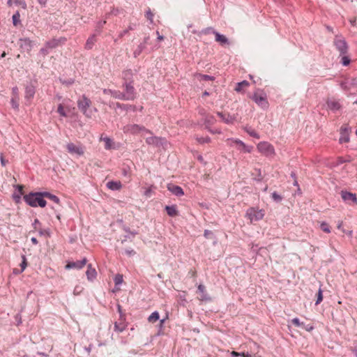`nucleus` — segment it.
Masks as SVG:
<instances>
[{
	"label": "nucleus",
	"instance_id": "nucleus-1",
	"mask_svg": "<svg viewBox=\"0 0 357 357\" xmlns=\"http://www.w3.org/2000/svg\"><path fill=\"white\" fill-rule=\"evenodd\" d=\"M91 101L85 95H82V97L77 100L78 109L85 115L86 117H91L93 114V110L96 112V108L91 109Z\"/></svg>",
	"mask_w": 357,
	"mask_h": 357
},
{
	"label": "nucleus",
	"instance_id": "nucleus-2",
	"mask_svg": "<svg viewBox=\"0 0 357 357\" xmlns=\"http://www.w3.org/2000/svg\"><path fill=\"white\" fill-rule=\"evenodd\" d=\"M251 99L262 109L266 110L269 107L266 93L261 89H257L251 96Z\"/></svg>",
	"mask_w": 357,
	"mask_h": 357
},
{
	"label": "nucleus",
	"instance_id": "nucleus-3",
	"mask_svg": "<svg viewBox=\"0 0 357 357\" xmlns=\"http://www.w3.org/2000/svg\"><path fill=\"white\" fill-rule=\"evenodd\" d=\"M333 44L337 50L340 52V55H344L348 53V44L345 39L342 36H335Z\"/></svg>",
	"mask_w": 357,
	"mask_h": 357
},
{
	"label": "nucleus",
	"instance_id": "nucleus-4",
	"mask_svg": "<svg viewBox=\"0 0 357 357\" xmlns=\"http://www.w3.org/2000/svg\"><path fill=\"white\" fill-rule=\"evenodd\" d=\"M258 151L266 157H273L275 152L272 144L267 142H261L257 144Z\"/></svg>",
	"mask_w": 357,
	"mask_h": 357
},
{
	"label": "nucleus",
	"instance_id": "nucleus-5",
	"mask_svg": "<svg viewBox=\"0 0 357 357\" xmlns=\"http://www.w3.org/2000/svg\"><path fill=\"white\" fill-rule=\"evenodd\" d=\"M43 196V192H31L24 195V202L31 207H37L38 199Z\"/></svg>",
	"mask_w": 357,
	"mask_h": 357
},
{
	"label": "nucleus",
	"instance_id": "nucleus-6",
	"mask_svg": "<svg viewBox=\"0 0 357 357\" xmlns=\"http://www.w3.org/2000/svg\"><path fill=\"white\" fill-rule=\"evenodd\" d=\"M246 216L251 222L259 221L263 219L264 216V211L252 207L247 210Z\"/></svg>",
	"mask_w": 357,
	"mask_h": 357
},
{
	"label": "nucleus",
	"instance_id": "nucleus-7",
	"mask_svg": "<svg viewBox=\"0 0 357 357\" xmlns=\"http://www.w3.org/2000/svg\"><path fill=\"white\" fill-rule=\"evenodd\" d=\"M123 93L128 100H134L137 97V92L134 87V83H123Z\"/></svg>",
	"mask_w": 357,
	"mask_h": 357
},
{
	"label": "nucleus",
	"instance_id": "nucleus-8",
	"mask_svg": "<svg viewBox=\"0 0 357 357\" xmlns=\"http://www.w3.org/2000/svg\"><path fill=\"white\" fill-rule=\"evenodd\" d=\"M141 131H144L147 133H151V131L146 129L144 126L138 124H128L123 127V132L125 133L137 134Z\"/></svg>",
	"mask_w": 357,
	"mask_h": 357
},
{
	"label": "nucleus",
	"instance_id": "nucleus-9",
	"mask_svg": "<svg viewBox=\"0 0 357 357\" xmlns=\"http://www.w3.org/2000/svg\"><path fill=\"white\" fill-rule=\"evenodd\" d=\"M36 93V86L30 82L25 86L24 98L30 104Z\"/></svg>",
	"mask_w": 357,
	"mask_h": 357
},
{
	"label": "nucleus",
	"instance_id": "nucleus-10",
	"mask_svg": "<svg viewBox=\"0 0 357 357\" xmlns=\"http://www.w3.org/2000/svg\"><path fill=\"white\" fill-rule=\"evenodd\" d=\"M146 142L149 145H153L156 147L165 146L167 145V140L164 137H149L146 139Z\"/></svg>",
	"mask_w": 357,
	"mask_h": 357
},
{
	"label": "nucleus",
	"instance_id": "nucleus-11",
	"mask_svg": "<svg viewBox=\"0 0 357 357\" xmlns=\"http://www.w3.org/2000/svg\"><path fill=\"white\" fill-rule=\"evenodd\" d=\"M33 45H34L33 41L30 40L29 38H20L19 40L20 48L23 52H26L29 53L31 51Z\"/></svg>",
	"mask_w": 357,
	"mask_h": 357
},
{
	"label": "nucleus",
	"instance_id": "nucleus-12",
	"mask_svg": "<svg viewBox=\"0 0 357 357\" xmlns=\"http://www.w3.org/2000/svg\"><path fill=\"white\" fill-rule=\"evenodd\" d=\"M341 197L343 201L349 204H357V197L355 193L348 192L347 190H342Z\"/></svg>",
	"mask_w": 357,
	"mask_h": 357
},
{
	"label": "nucleus",
	"instance_id": "nucleus-13",
	"mask_svg": "<svg viewBox=\"0 0 357 357\" xmlns=\"http://www.w3.org/2000/svg\"><path fill=\"white\" fill-rule=\"evenodd\" d=\"M67 41L66 38L60 37L59 38H52L45 42V46L50 50L56 48L61 44H64Z\"/></svg>",
	"mask_w": 357,
	"mask_h": 357
},
{
	"label": "nucleus",
	"instance_id": "nucleus-14",
	"mask_svg": "<svg viewBox=\"0 0 357 357\" xmlns=\"http://www.w3.org/2000/svg\"><path fill=\"white\" fill-rule=\"evenodd\" d=\"M66 149L68 153L71 154H76L77 155H82L84 153V149L82 146H77L70 142L67 144Z\"/></svg>",
	"mask_w": 357,
	"mask_h": 357
},
{
	"label": "nucleus",
	"instance_id": "nucleus-15",
	"mask_svg": "<svg viewBox=\"0 0 357 357\" xmlns=\"http://www.w3.org/2000/svg\"><path fill=\"white\" fill-rule=\"evenodd\" d=\"M351 128L348 126H342L340 128V137L339 142L340 144L347 143L349 142V132Z\"/></svg>",
	"mask_w": 357,
	"mask_h": 357
},
{
	"label": "nucleus",
	"instance_id": "nucleus-16",
	"mask_svg": "<svg viewBox=\"0 0 357 357\" xmlns=\"http://www.w3.org/2000/svg\"><path fill=\"white\" fill-rule=\"evenodd\" d=\"M24 186L22 185H15V192H13L12 197L16 204H20L22 200V196L24 195Z\"/></svg>",
	"mask_w": 357,
	"mask_h": 357
},
{
	"label": "nucleus",
	"instance_id": "nucleus-17",
	"mask_svg": "<svg viewBox=\"0 0 357 357\" xmlns=\"http://www.w3.org/2000/svg\"><path fill=\"white\" fill-rule=\"evenodd\" d=\"M86 261H87V259L86 258H84L82 260H79L77 261L68 262L66 265V269H70V268L81 269L86 265Z\"/></svg>",
	"mask_w": 357,
	"mask_h": 357
},
{
	"label": "nucleus",
	"instance_id": "nucleus-18",
	"mask_svg": "<svg viewBox=\"0 0 357 357\" xmlns=\"http://www.w3.org/2000/svg\"><path fill=\"white\" fill-rule=\"evenodd\" d=\"M215 40L219 43L222 47L229 46L231 44L229 40L225 35L221 34L219 32L215 33Z\"/></svg>",
	"mask_w": 357,
	"mask_h": 357
},
{
	"label": "nucleus",
	"instance_id": "nucleus-19",
	"mask_svg": "<svg viewBox=\"0 0 357 357\" xmlns=\"http://www.w3.org/2000/svg\"><path fill=\"white\" fill-rule=\"evenodd\" d=\"M167 190L171 192L173 195L181 197L184 195V191L181 187L172 183H169L167 186Z\"/></svg>",
	"mask_w": 357,
	"mask_h": 357
},
{
	"label": "nucleus",
	"instance_id": "nucleus-20",
	"mask_svg": "<svg viewBox=\"0 0 357 357\" xmlns=\"http://www.w3.org/2000/svg\"><path fill=\"white\" fill-rule=\"evenodd\" d=\"M133 71L131 69H126L122 72L123 83H134Z\"/></svg>",
	"mask_w": 357,
	"mask_h": 357
},
{
	"label": "nucleus",
	"instance_id": "nucleus-21",
	"mask_svg": "<svg viewBox=\"0 0 357 357\" xmlns=\"http://www.w3.org/2000/svg\"><path fill=\"white\" fill-rule=\"evenodd\" d=\"M217 114L218 116L221 118L223 122L227 124H232L234 123L236 118L234 116H231L229 114H225L223 112H218Z\"/></svg>",
	"mask_w": 357,
	"mask_h": 357
},
{
	"label": "nucleus",
	"instance_id": "nucleus-22",
	"mask_svg": "<svg viewBox=\"0 0 357 357\" xmlns=\"http://www.w3.org/2000/svg\"><path fill=\"white\" fill-rule=\"evenodd\" d=\"M197 291L201 294V296L199 300L202 301H211V297L208 296L206 291V287L204 284H199L197 287Z\"/></svg>",
	"mask_w": 357,
	"mask_h": 357
},
{
	"label": "nucleus",
	"instance_id": "nucleus-23",
	"mask_svg": "<svg viewBox=\"0 0 357 357\" xmlns=\"http://www.w3.org/2000/svg\"><path fill=\"white\" fill-rule=\"evenodd\" d=\"M326 105L329 109L333 112L337 111L340 109L342 107L341 104L340 103L339 101L331 99L327 100Z\"/></svg>",
	"mask_w": 357,
	"mask_h": 357
},
{
	"label": "nucleus",
	"instance_id": "nucleus-24",
	"mask_svg": "<svg viewBox=\"0 0 357 357\" xmlns=\"http://www.w3.org/2000/svg\"><path fill=\"white\" fill-rule=\"evenodd\" d=\"M114 331L118 333H121L126 330L127 328V324L126 323V320L120 319L119 321H116L114 323Z\"/></svg>",
	"mask_w": 357,
	"mask_h": 357
},
{
	"label": "nucleus",
	"instance_id": "nucleus-25",
	"mask_svg": "<svg viewBox=\"0 0 357 357\" xmlns=\"http://www.w3.org/2000/svg\"><path fill=\"white\" fill-rule=\"evenodd\" d=\"M87 279L90 281H93L97 275L96 271L94 268H92L91 264H89L87 270L86 271Z\"/></svg>",
	"mask_w": 357,
	"mask_h": 357
},
{
	"label": "nucleus",
	"instance_id": "nucleus-26",
	"mask_svg": "<svg viewBox=\"0 0 357 357\" xmlns=\"http://www.w3.org/2000/svg\"><path fill=\"white\" fill-rule=\"evenodd\" d=\"M165 211L170 217H175L178 215V211L176 205L166 206Z\"/></svg>",
	"mask_w": 357,
	"mask_h": 357
},
{
	"label": "nucleus",
	"instance_id": "nucleus-27",
	"mask_svg": "<svg viewBox=\"0 0 357 357\" xmlns=\"http://www.w3.org/2000/svg\"><path fill=\"white\" fill-rule=\"evenodd\" d=\"M106 185L109 189L112 190H119L122 187V184L120 181H108Z\"/></svg>",
	"mask_w": 357,
	"mask_h": 357
},
{
	"label": "nucleus",
	"instance_id": "nucleus-28",
	"mask_svg": "<svg viewBox=\"0 0 357 357\" xmlns=\"http://www.w3.org/2000/svg\"><path fill=\"white\" fill-rule=\"evenodd\" d=\"M96 34H93L90 37H89V38L86 40L85 45H84V48L86 50H91L93 47V46L96 42Z\"/></svg>",
	"mask_w": 357,
	"mask_h": 357
},
{
	"label": "nucleus",
	"instance_id": "nucleus-29",
	"mask_svg": "<svg viewBox=\"0 0 357 357\" xmlns=\"http://www.w3.org/2000/svg\"><path fill=\"white\" fill-rule=\"evenodd\" d=\"M243 130L251 137H254V138H256V139H259L260 138V135L253 129L250 126H246L243 128Z\"/></svg>",
	"mask_w": 357,
	"mask_h": 357
},
{
	"label": "nucleus",
	"instance_id": "nucleus-30",
	"mask_svg": "<svg viewBox=\"0 0 357 357\" xmlns=\"http://www.w3.org/2000/svg\"><path fill=\"white\" fill-rule=\"evenodd\" d=\"M100 140L103 141L105 142V149L106 150H110L112 149H113V140L108 137H100Z\"/></svg>",
	"mask_w": 357,
	"mask_h": 357
},
{
	"label": "nucleus",
	"instance_id": "nucleus-31",
	"mask_svg": "<svg viewBox=\"0 0 357 357\" xmlns=\"http://www.w3.org/2000/svg\"><path fill=\"white\" fill-rule=\"evenodd\" d=\"M122 175L125 177L130 178L131 176V169L129 165L124 163L121 168Z\"/></svg>",
	"mask_w": 357,
	"mask_h": 357
},
{
	"label": "nucleus",
	"instance_id": "nucleus-32",
	"mask_svg": "<svg viewBox=\"0 0 357 357\" xmlns=\"http://www.w3.org/2000/svg\"><path fill=\"white\" fill-rule=\"evenodd\" d=\"M146 49V45H144V43H140L138 45L137 48L133 52V56L135 58L138 57L141 53Z\"/></svg>",
	"mask_w": 357,
	"mask_h": 357
},
{
	"label": "nucleus",
	"instance_id": "nucleus-33",
	"mask_svg": "<svg viewBox=\"0 0 357 357\" xmlns=\"http://www.w3.org/2000/svg\"><path fill=\"white\" fill-rule=\"evenodd\" d=\"M43 196L45 197L46 198L52 200V202H54L56 204H59L60 203L59 198L57 196L52 195L49 192H43Z\"/></svg>",
	"mask_w": 357,
	"mask_h": 357
},
{
	"label": "nucleus",
	"instance_id": "nucleus-34",
	"mask_svg": "<svg viewBox=\"0 0 357 357\" xmlns=\"http://www.w3.org/2000/svg\"><path fill=\"white\" fill-rule=\"evenodd\" d=\"M250 85L249 82L246 80H243L241 82L237 83L236 86L235 88V91L237 92H241L243 89L247 87Z\"/></svg>",
	"mask_w": 357,
	"mask_h": 357
},
{
	"label": "nucleus",
	"instance_id": "nucleus-35",
	"mask_svg": "<svg viewBox=\"0 0 357 357\" xmlns=\"http://www.w3.org/2000/svg\"><path fill=\"white\" fill-rule=\"evenodd\" d=\"M112 97L116 98V99H119V100H128V99L125 96L123 92H121V91H118V90H114V91Z\"/></svg>",
	"mask_w": 357,
	"mask_h": 357
},
{
	"label": "nucleus",
	"instance_id": "nucleus-36",
	"mask_svg": "<svg viewBox=\"0 0 357 357\" xmlns=\"http://www.w3.org/2000/svg\"><path fill=\"white\" fill-rule=\"evenodd\" d=\"M352 160V158L351 156L348 155L347 158H343V157H338L337 159V161H336V163H335V166H338V165H340L344 162H351Z\"/></svg>",
	"mask_w": 357,
	"mask_h": 357
},
{
	"label": "nucleus",
	"instance_id": "nucleus-37",
	"mask_svg": "<svg viewBox=\"0 0 357 357\" xmlns=\"http://www.w3.org/2000/svg\"><path fill=\"white\" fill-rule=\"evenodd\" d=\"M116 107L119 108L122 110H126V111L128 109H132L133 110H135V106H132L131 105H127V104H123V103H120V102L116 103Z\"/></svg>",
	"mask_w": 357,
	"mask_h": 357
},
{
	"label": "nucleus",
	"instance_id": "nucleus-38",
	"mask_svg": "<svg viewBox=\"0 0 357 357\" xmlns=\"http://www.w3.org/2000/svg\"><path fill=\"white\" fill-rule=\"evenodd\" d=\"M136 27V24H130L128 26V29L122 31L121 32L119 33V38H123L125 35H126L130 31H132L135 29Z\"/></svg>",
	"mask_w": 357,
	"mask_h": 357
},
{
	"label": "nucleus",
	"instance_id": "nucleus-39",
	"mask_svg": "<svg viewBox=\"0 0 357 357\" xmlns=\"http://www.w3.org/2000/svg\"><path fill=\"white\" fill-rule=\"evenodd\" d=\"M160 319V314L158 311H155L151 314L148 317V321L150 323H154Z\"/></svg>",
	"mask_w": 357,
	"mask_h": 357
},
{
	"label": "nucleus",
	"instance_id": "nucleus-40",
	"mask_svg": "<svg viewBox=\"0 0 357 357\" xmlns=\"http://www.w3.org/2000/svg\"><path fill=\"white\" fill-rule=\"evenodd\" d=\"M20 13H19V11H16V13L15 14H13V15L12 17L13 24L14 26H17L18 24H20Z\"/></svg>",
	"mask_w": 357,
	"mask_h": 357
},
{
	"label": "nucleus",
	"instance_id": "nucleus-41",
	"mask_svg": "<svg viewBox=\"0 0 357 357\" xmlns=\"http://www.w3.org/2000/svg\"><path fill=\"white\" fill-rule=\"evenodd\" d=\"M215 122V118L212 115H206L204 119V123L207 125H212Z\"/></svg>",
	"mask_w": 357,
	"mask_h": 357
},
{
	"label": "nucleus",
	"instance_id": "nucleus-42",
	"mask_svg": "<svg viewBox=\"0 0 357 357\" xmlns=\"http://www.w3.org/2000/svg\"><path fill=\"white\" fill-rule=\"evenodd\" d=\"M18 101H19V98H12L10 100L11 106L15 110L19 109Z\"/></svg>",
	"mask_w": 357,
	"mask_h": 357
},
{
	"label": "nucleus",
	"instance_id": "nucleus-43",
	"mask_svg": "<svg viewBox=\"0 0 357 357\" xmlns=\"http://www.w3.org/2000/svg\"><path fill=\"white\" fill-rule=\"evenodd\" d=\"M197 141L199 144H205V143H209L211 142V138L209 137H197L196 138Z\"/></svg>",
	"mask_w": 357,
	"mask_h": 357
},
{
	"label": "nucleus",
	"instance_id": "nucleus-44",
	"mask_svg": "<svg viewBox=\"0 0 357 357\" xmlns=\"http://www.w3.org/2000/svg\"><path fill=\"white\" fill-rule=\"evenodd\" d=\"M271 197L276 202H280L282 200V197L275 191L271 194Z\"/></svg>",
	"mask_w": 357,
	"mask_h": 357
},
{
	"label": "nucleus",
	"instance_id": "nucleus-45",
	"mask_svg": "<svg viewBox=\"0 0 357 357\" xmlns=\"http://www.w3.org/2000/svg\"><path fill=\"white\" fill-rule=\"evenodd\" d=\"M215 32H218V31H215L213 27H207L206 29H202L201 31L202 33L205 34V35L213 33L214 36H215Z\"/></svg>",
	"mask_w": 357,
	"mask_h": 357
},
{
	"label": "nucleus",
	"instance_id": "nucleus-46",
	"mask_svg": "<svg viewBox=\"0 0 357 357\" xmlns=\"http://www.w3.org/2000/svg\"><path fill=\"white\" fill-rule=\"evenodd\" d=\"M320 228H321V229L322 231H324L326 233H330L331 232V227H330V226L328 225V223H326L325 222H323L321 224Z\"/></svg>",
	"mask_w": 357,
	"mask_h": 357
},
{
	"label": "nucleus",
	"instance_id": "nucleus-47",
	"mask_svg": "<svg viewBox=\"0 0 357 357\" xmlns=\"http://www.w3.org/2000/svg\"><path fill=\"white\" fill-rule=\"evenodd\" d=\"M114 284L116 285H120L122 284L123 280V275L121 274H117L115 275L114 278Z\"/></svg>",
	"mask_w": 357,
	"mask_h": 357
},
{
	"label": "nucleus",
	"instance_id": "nucleus-48",
	"mask_svg": "<svg viewBox=\"0 0 357 357\" xmlns=\"http://www.w3.org/2000/svg\"><path fill=\"white\" fill-rule=\"evenodd\" d=\"M340 56H342V61H341L342 64L344 66H348L351 62L349 57L348 56H347V54L340 55Z\"/></svg>",
	"mask_w": 357,
	"mask_h": 357
},
{
	"label": "nucleus",
	"instance_id": "nucleus-49",
	"mask_svg": "<svg viewBox=\"0 0 357 357\" xmlns=\"http://www.w3.org/2000/svg\"><path fill=\"white\" fill-rule=\"evenodd\" d=\"M106 24V20H100L98 21L96 24V31L98 32V33H100L102 28L104 26V25Z\"/></svg>",
	"mask_w": 357,
	"mask_h": 357
},
{
	"label": "nucleus",
	"instance_id": "nucleus-50",
	"mask_svg": "<svg viewBox=\"0 0 357 357\" xmlns=\"http://www.w3.org/2000/svg\"><path fill=\"white\" fill-rule=\"evenodd\" d=\"M57 112L63 117H66L67 116V114L66 112H65L64 110V108H63V106L62 104H59L58 105V108H57Z\"/></svg>",
	"mask_w": 357,
	"mask_h": 357
},
{
	"label": "nucleus",
	"instance_id": "nucleus-51",
	"mask_svg": "<svg viewBox=\"0 0 357 357\" xmlns=\"http://www.w3.org/2000/svg\"><path fill=\"white\" fill-rule=\"evenodd\" d=\"M199 76L201 77V79L204 80V81H213V80H215V77L211 76V75L199 74Z\"/></svg>",
	"mask_w": 357,
	"mask_h": 357
},
{
	"label": "nucleus",
	"instance_id": "nucleus-52",
	"mask_svg": "<svg viewBox=\"0 0 357 357\" xmlns=\"http://www.w3.org/2000/svg\"><path fill=\"white\" fill-rule=\"evenodd\" d=\"M323 300V294H322V290L321 288H319L317 294V301L315 302V305H319Z\"/></svg>",
	"mask_w": 357,
	"mask_h": 357
},
{
	"label": "nucleus",
	"instance_id": "nucleus-53",
	"mask_svg": "<svg viewBox=\"0 0 357 357\" xmlns=\"http://www.w3.org/2000/svg\"><path fill=\"white\" fill-rule=\"evenodd\" d=\"M22 263L20 264L21 272L24 271L26 267L27 266L26 258L25 255L22 256Z\"/></svg>",
	"mask_w": 357,
	"mask_h": 357
},
{
	"label": "nucleus",
	"instance_id": "nucleus-54",
	"mask_svg": "<svg viewBox=\"0 0 357 357\" xmlns=\"http://www.w3.org/2000/svg\"><path fill=\"white\" fill-rule=\"evenodd\" d=\"M44 197H41L40 198L38 199L37 206L44 208L46 206L47 202L44 199Z\"/></svg>",
	"mask_w": 357,
	"mask_h": 357
},
{
	"label": "nucleus",
	"instance_id": "nucleus-55",
	"mask_svg": "<svg viewBox=\"0 0 357 357\" xmlns=\"http://www.w3.org/2000/svg\"><path fill=\"white\" fill-rule=\"evenodd\" d=\"M291 323L294 324L297 327H300L301 326H304V322H301L299 319L296 317L291 319Z\"/></svg>",
	"mask_w": 357,
	"mask_h": 357
},
{
	"label": "nucleus",
	"instance_id": "nucleus-56",
	"mask_svg": "<svg viewBox=\"0 0 357 357\" xmlns=\"http://www.w3.org/2000/svg\"><path fill=\"white\" fill-rule=\"evenodd\" d=\"M233 142L239 146L238 148L239 150H241L243 147H245V144L240 139H234Z\"/></svg>",
	"mask_w": 357,
	"mask_h": 357
},
{
	"label": "nucleus",
	"instance_id": "nucleus-57",
	"mask_svg": "<svg viewBox=\"0 0 357 357\" xmlns=\"http://www.w3.org/2000/svg\"><path fill=\"white\" fill-rule=\"evenodd\" d=\"M255 171L257 172V177H255L254 179L256 181H261L262 179H263V176L261 175V169H255Z\"/></svg>",
	"mask_w": 357,
	"mask_h": 357
},
{
	"label": "nucleus",
	"instance_id": "nucleus-58",
	"mask_svg": "<svg viewBox=\"0 0 357 357\" xmlns=\"http://www.w3.org/2000/svg\"><path fill=\"white\" fill-rule=\"evenodd\" d=\"M14 3L21 6L24 9L26 8V3L24 0H14Z\"/></svg>",
	"mask_w": 357,
	"mask_h": 357
},
{
	"label": "nucleus",
	"instance_id": "nucleus-59",
	"mask_svg": "<svg viewBox=\"0 0 357 357\" xmlns=\"http://www.w3.org/2000/svg\"><path fill=\"white\" fill-rule=\"evenodd\" d=\"M49 50L50 49L47 48L45 45H44L43 47H42L40 50V54H42L43 56H45L46 55H47L49 54Z\"/></svg>",
	"mask_w": 357,
	"mask_h": 357
},
{
	"label": "nucleus",
	"instance_id": "nucleus-60",
	"mask_svg": "<svg viewBox=\"0 0 357 357\" xmlns=\"http://www.w3.org/2000/svg\"><path fill=\"white\" fill-rule=\"evenodd\" d=\"M12 94H13L12 98H19V90L17 86H14L12 88Z\"/></svg>",
	"mask_w": 357,
	"mask_h": 357
},
{
	"label": "nucleus",
	"instance_id": "nucleus-61",
	"mask_svg": "<svg viewBox=\"0 0 357 357\" xmlns=\"http://www.w3.org/2000/svg\"><path fill=\"white\" fill-rule=\"evenodd\" d=\"M204 236L206 238H211L213 236V233L208 229L204 230Z\"/></svg>",
	"mask_w": 357,
	"mask_h": 357
},
{
	"label": "nucleus",
	"instance_id": "nucleus-62",
	"mask_svg": "<svg viewBox=\"0 0 357 357\" xmlns=\"http://www.w3.org/2000/svg\"><path fill=\"white\" fill-rule=\"evenodd\" d=\"M125 254L126 255H128V257H132L136 254V252L133 249L129 248V249L125 250Z\"/></svg>",
	"mask_w": 357,
	"mask_h": 357
},
{
	"label": "nucleus",
	"instance_id": "nucleus-63",
	"mask_svg": "<svg viewBox=\"0 0 357 357\" xmlns=\"http://www.w3.org/2000/svg\"><path fill=\"white\" fill-rule=\"evenodd\" d=\"M117 309H118V312L119 313V318H120V319L126 320V316L123 313L122 308H121V306L120 305H117Z\"/></svg>",
	"mask_w": 357,
	"mask_h": 357
},
{
	"label": "nucleus",
	"instance_id": "nucleus-64",
	"mask_svg": "<svg viewBox=\"0 0 357 357\" xmlns=\"http://www.w3.org/2000/svg\"><path fill=\"white\" fill-rule=\"evenodd\" d=\"M146 17L151 23L153 22V14L150 9L146 12Z\"/></svg>",
	"mask_w": 357,
	"mask_h": 357
}]
</instances>
